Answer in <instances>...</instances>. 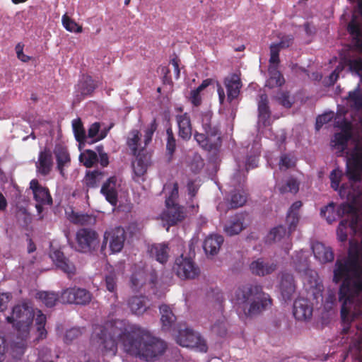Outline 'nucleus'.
<instances>
[{"mask_svg": "<svg viewBox=\"0 0 362 362\" xmlns=\"http://www.w3.org/2000/svg\"><path fill=\"white\" fill-rule=\"evenodd\" d=\"M269 78L266 82L269 88L280 87L284 83V78L276 68L270 67L269 69Z\"/></svg>", "mask_w": 362, "mask_h": 362, "instance_id": "nucleus-51", "label": "nucleus"}, {"mask_svg": "<svg viewBox=\"0 0 362 362\" xmlns=\"http://www.w3.org/2000/svg\"><path fill=\"white\" fill-rule=\"evenodd\" d=\"M35 317V310L31 303L23 300L13 307L6 321L12 324L16 334L0 332V362L7 357L15 360L23 356L30 339V332Z\"/></svg>", "mask_w": 362, "mask_h": 362, "instance_id": "nucleus-3", "label": "nucleus"}, {"mask_svg": "<svg viewBox=\"0 0 362 362\" xmlns=\"http://www.w3.org/2000/svg\"><path fill=\"white\" fill-rule=\"evenodd\" d=\"M52 153L56 160L57 170L62 176H64V170L71 165V161L67 146L62 143H57Z\"/></svg>", "mask_w": 362, "mask_h": 362, "instance_id": "nucleus-21", "label": "nucleus"}, {"mask_svg": "<svg viewBox=\"0 0 362 362\" xmlns=\"http://www.w3.org/2000/svg\"><path fill=\"white\" fill-rule=\"evenodd\" d=\"M302 206L300 201H296L289 208L287 216L286 223L290 232L295 230L299 221L298 211Z\"/></svg>", "mask_w": 362, "mask_h": 362, "instance_id": "nucleus-39", "label": "nucleus"}, {"mask_svg": "<svg viewBox=\"0 0 362 362\" xmlns=\"http://www.w3.org/2000/svg\"><path fill=\"white\" fill-rule=\"evenodd\" d=\"M293 315L297 320H306L313 315V306L303 298L295 300L293 307Z\"/></svg>", "mask_w": 362, "mask_h": 362, "instance_id": "nucleus-24", "label": "nucleus"}, {"mask_svg": "<svg viewBox=\"0 0 362 362\" xmlns=\"http://www.w3.org/2000/svg\"><path fill=\"white\" fill-rule=\"evenodd\" d=\"M69 220L75 224L83 226H93L96 222L95 216L75 211L69 215Z\"/></svg>", "mask_w": 362, "mask_h": 362, "instance_id": "nucleus-43", "label": "nucleus"}, {"mask_svg": "<svg viewBox=\"0 0 362 362\" xmlns=\"http://www.w3.org/2000/svg\"><path fill=\"white\" fill-rule=\"evenodd\" d=\"M62 22L64 28L71 33H80L82 32V27L77 24L74 21L64 15L62 18Z\"/></svg>", "mask_w": 362, "mask_h": 362, "instance_id": "nucleus-57", "label": "nucleus"}, {"mask_svg": "<svg viewBox=\"0 0 362 362\" xmlns=\"http://www.w3.org/2000/svg\"><path fill=\"white\" fill-rule=\"evenodd\" d=\"M296 159L291 153H282L278 160L279 170L286 171L295 166Z\"/></svg>", "mask_w": 362, "mask_h": 362, "instance_id": "nucleus-53", "label": "nucleus"}, {"mask_svg": "<svg viewBox=\"0 0 362 362\" xmlns=\"http://www.w3.org/2000/svg\"><path fill=\"white\" fill-rule=\"evenodd\" d=\"M35 315H36V337H35L34 341H39L40 340H42L47 337V332L45 328L46 324V316L40 310H37V312L35 313Z\"/></svg>", "mask_w": 362, "mask_h": 362, "instance_id": "nucleus-40", "label": "nucleus"}, {"mask_svg": "<svg viewBox=\"0 0 362 362\" xmlns=\"http://www.w3.org/2000/svg\"><path fill=\"white\" fill-rule=\"evenodd\" d=\"M184 217L183 208L177 204L166 206V209L160 214L161 220L166 222L168 227L176 224ZM167 230H168V228H167Z\"/></svg>", "mask_w": 362, "mask_h": 362, "instance_id": "nucleus-23", "label": "nucleus"}, {"mask_svg": "<svg viewBox=\"0 0 362 362\" xmlns=\"http://www.w3.org/2000/svg\"><path fill=\"white\" fill-rule=\"evenodd\" d=\"M279 172L277 170L274 172V178L276 180L275 187L281 193L291 192L296 194L299 190V182L293 177H290L287 180L286 184L279 182Z\"/></svg>", "mask_w": 362, "mask_h": 362, "instance_id": "nucleus-37", "label": "nucleus"}, {"mask_svg": "<svg viewBox=\"0 0 362 362\" xmlns=\"http://www.w3.org/2000/svg\"><path fill=\"white\" fill-rule=\"evenodd\" d=\"M232 302L238 313L245 317H253L269 308L272 300L258 284H247L240 286L234 292Z\"/></svg>", "mask_w": 362, "mask_h": 362, "instance_id": "nucleus-4", "label": "nucleus"}, {"mask_svg": "<svg viewBox=\"0 0 362 362\" xmlns=\"http://www.w3.org/2000/svg\"><path fill=\"white\" fill-rule=\"evenodd\" d=\"M141 134L137 129L132 130L127 136V145L132 151L134 156L137 153H141L146 148V146L141 140Z\"/></svg>", "mask_w": 362, "mask_h": 362, "instance_id": "nucleus-36", "label": "nucleus"}, {"mask_svg": "<svg viewBox=\"0 0 362 362\" xmlns=\"http://www.w3.org/2000/svg\"><path fill=\"white\" fill-rule=\"evenodd\" d=\"M75 241V250L83 254H90L96 251L100 245L98 233L90 228H81L77 230Z\"/></svg>", "mask_w": 362, "mask_h": 362, "instance_id": "nucleus-9", "label": "nucleus"}, {"mask_svg": "<svg viewBox=\"0 0 362 362\" xmlns=\"http://www.w3.org/2000/svg\"><path fill=\"white\" fill-rule=\"evenodd\" d=\"M343 68L340 65L337 66L335 69L330 74V75L325 78L323 81V84L325 86H333L339 78V73L342 71Z\"/></svg>", "mask_w": 362, "mask_h": 362, "instance_id": "nucleus-64", "label": "nucleus"}, {"mask_svg": "<svg viewBox=\"0 0 362 362\" xmlns=\"http://www.w3.org/2000/svg\"><path fill=\"white\" fill-rule=\"evenodd\" d=\"M270 59L269 63L277 65L279 63V52L281 48L276 43H272L269 47Z\"/></svg>", "mask_w": 362, "mask_h": 362, "instance_id": "nucleus-63", "label": "nucleus"}, {"mask_svg": "<svg viewBox=\"0 0 362 362\" xmlns=\"http://www.w3.org/2000/svg\"><path fill=\"white\" fill-rule=\"evenodd\" d=\"M354 210V207L347 202H344L337 206L333 202H331L321 209L320 215L325 217L329 223H332L345 214H352Z\"/></svg>", "mask_w": 362, "mask_h": 362, "instance_id": "nucleus-18", "label": "nucleus"}, {"mask_svg": "<svg viewBox=\"0 0 362 362\" xmlns=\"http://www.w3.org/2000/svg\"><path fill=\"white\" fill-rule=\"evenodd\" d=\"M258 120H257V130L261 132L262 127H266L270 125L271 112L268 105V98L265 93H262L259 96L258 100Z\"/></svg>", "mask_w": 362, "mask_h": 362, "instance_id": "nucleus-22", "label": "nucleus"}, {"mask_svg": "<svg viewBox=\"0 0 362 362\" xmlns=\"http://www.w3.org/2000/svg\"><path fill=\"white\" fill-rule=\"evenodd\" d=\"M100 128V125L98 122H95L90 126L88 138L91 139L90 142H95L104 138V136L98 134Z\"/></svg>", "mask_w": 362, "mask_h": 362, "instance_id": "nucleus-60", "label": "nucleus"}, {"mask_svg": "<svg viewBox=\"0 0 362 362\" xmlns=\"http://www.w3.org/2000/svg\"><path fill=\"white\" fill-rule=\"evenodd\" d=\"M224 83L227 90V100L231 103L240 93L242 86L240 79L238 75L232 74L225 79Z\"/></svg>", "mask_w": 362, "mask_h": 362, "instance_id": "nucleus-33", "label": "nucleus"}, {"mask_svg": "<svg viewBox=\"0 0 362 362\" xmlns=\"http://www.w3.org/2000/svg\"><path fill=\"white\" fill-rule=\"evenodd\" d=\"M125 231L121 226L110 228L104 233L101 250H103L109 241V247L112 253L119 252L124 246Z\"/></svg>", "mask_w": 362, "mask_h": 362, "instance_id": "nucleus-13", "label": "nucleus"}, {"mask_svg": "<svg viewBox=\"0 0 362 362\" xmlns=\"http://www.w3.org/2000/svg\"><path fill=\"white\" fill-rule=\"evenodd\" d=\"M276 98L278 102L286 108L291 107L294 103L293 99L291 98L288 92H279Z\"/></svg>", "mask_w": 362, "mask_h": 362, "instance_id": "nucleus-62", "label": "nucleus"}, {"mask_svg": "<svg viewBox=\"0 0 362 362\" xmlns=\"http://www.w3.org/2000/svg\"><path fill=\"white\" fill-rule=\"evenodd\" d=\"M148 299L144 296H133L128 300L131 311L137 315L143 314L148 307Z\"/></svg>", "mask_w": 362, "mask_h": 362, "instance_id": "nucleus-38", "label": "nucleus"}, {"mask_svg": "<svg viewBox=\"0 0 362 362\" xmlns=\"http://www.w3.org/2000/svg\"><path fill=\"white\" fill-rule=\"evenodd\" d=\"M49 256L57 268L69 276L74 274L76 270L74 264L64 257L62 252L55 250L51 251Z\"/></svg>", "mask_w": 362, "mask_h": 362, "instance_id": "nucleus-28", "label": "nucleus"}, {"mask_svg": "<svg viewBox=\"0 0 362 362\" xmlns=\"http://www.w3.org/2000/svg\"><path fill=\"white\" fill-rule=\"evenodd\" d=\"M78 159L84 166L90 168L98 162V157L95 151L88 149L80 153Z\"/></svg>", "mask_w": 362, "mask_h": 362, "instance_id": "nucleus-52", "label": "nucleus"}, {"mask_svg": "<svg viewBox=\"0 0 362 362\" xmlns=\"http://www.w3.org/2000/svg\"><path fill=\"white\" fill-rule=\"evenodd\" d=\"M60 299L62 303L86 305L92 299V293L86 288L74 286L62 291Z\"/></svg>", "mask_w": 362, "mask_h": 362, "instance_id": "nucleus-12", "label": "nucleus"}, {"mask_svg": "<svg viewBox=\"0 0 362 362\" xmlns=\"http://www.w3.org/2000/svg\"><path fill=\"white\" fill-rule=\"evenodd\" d=\"M278 288L284 302L291 300L296 290L293 276L288 272H282L279 276Z\"/></svg>", "mask_w": 362, "mask_h": 362, "instance_id": "nucleus-20", "label": "nucleus"}, {"mask_svg": "<svg viewBox=\"0 0 362 362\" xmlns=\"http://www.w3.org/2000/svg\"><path fill=\"white\" fill-rule=\"evenodd\" d=\"M358 83L357 86L349 92L347 99L351 103V107L356 111L362 110V91L361 90V84Z\"/></svg>", "mask_w": 362, "mask_h": 362, "instance_id": "nucleus-45", "label": "nucleus"}, {"mask_svg": "<svg viewBox=\"0 0 362 362\" xmlns=\"http://www.w3.org/2000/svg\"><path fill=\"white\" fill-rule=\"evenodd\" d=\"M210 113L203 114L202 125L204 133L195 132L194 138L198 145L208 151H217L221 146V132L218 125L211 122Z\"/></svg>", "mask_w": 362, "mask_h": 362, "instance_id": "nucleus-7", "label": "nucleus"}, {"mask_svg": "<svg viewBox=\"0 0 362 362\" xmlns=\"http://www.w3.org/2000/svg\"><path fill=\"white\" fill-rule=\"evenodd\" d=\"M349 66L350 71L360 78L359 83H362V59H351Z\"/></svg>", "mask_w": 362, "mask_h": 362, "instance_id": "nucleus-59", "label": "nucleus"}, {"mask_svg": "<svg viewBox=\"0 0 362 362\" xmlns=\"http://www.w3.org/2000/svg\"><path fill=\"white\" fill-rule=\"evenodd\" d=\"M223 243V238L221 235L211 234L206 238L203 243V248L206 255H215L220 250Z\"/></svg>", "mask_w": 362, "mask_h": 362, "instance_id": "nucleus-34", "label": "nucleus"}, {"mask_svg": "<svg viewBox=\"0 0 362 362\" xmlns=\"http://www.w3.org/2000/svg\"><path fill=\"white\" fill-rule=\"evenodd\" d=\"M248 214L237 213L228 217L226 221L223 230L228 235L232 236L240 233L248 224Z\"/></svg>", "mask_w": 362, "mask_h": 362, "instance_id": "nucleus-19", "label": "nucleus"}, {"mask_svg": "<svg viewBox=\"0 0 362 362\" xmlns=\"http://www.w3.org/2000/svg\"><path fill=\"white\" fill-rule=\"evenodd\" d=\"M346 175L351 184L362 182V144L346 151Z\"/></svg>", "mask_w": 362, "mask_h": 362, "instance_id": "nucleus-8", "label": "nucleus"}, {"mask_svg": "<svg viewBox=\"0 0 362 362\" xmlns=\"http://www.w3.org/2000/svg\"><path fill=\"white\" fill-rule=\"evenodd\" d=\"M77 86L81 95H90L96 88L94 81L90 76H83Z\"/></svg>", "mask_w": 362, "mask_h": 362, "instance_id": "nucleus-47", "label": "nucleus"}, {"mask_svg": "<svg viewBox=\"0 0 362 362\" xmlns=\"http://www.w3.org/2000/svg\"><path fill=\"white\" fill-rule=\"evenodd\" d=\"M292 232H290L289 230L287 232L284 226H279L271 230L267 238L274 242H281L282 240H288Z\"/></svg>", "mask_w": 362, "mask_h": 362, "instance_id": "nucleus-49", "label": "nucleus"}, {"mask_svg": "<svg viewBox=\"0 0 362 362\" xmlns=\"http://www.w3.org/2000/svg\"><path fill=\"white\" fill-rule=\"evenodd\" d=\"M37 296L48 308L54 307L60 298L59 294L54 291H40Z\"/></svg>", "mask_w": 362, "mask_h": 362, "instance_id": "nucleus-50", "label": "nucleus"}, {"mask_svg": "<svg viewBox=\"0 0 362 362\" xmlns=\"http://www.w3.org/2000/svg\"><path fill=\"white\" fill-rule=\"evenodd\" d=\"M167 139H166V151L168 156L169 160H172L173 154L176 149V139L174 136L171 128L166 129Z\"/></svg>", "mask_w": 362, "mask_h": 362, "instance_id": "nucleus-56", "label": "nucleus"}, {"mask_svg": "<svg viewBox=\"0 0 362 362\" xmlns=\"http://www.w3.org/2000/svg\"><path fill=\"white\" fill-rule=\"evenodd\" d=\"M342 175V171L338 168L332 170L329 175L331 187L334 190L338 191L341 198L346 199L347 200H354L356 197H359L361 194V192L359 189L354 190L347 185L343 184L340 186L339 184Z\"/></svg>", "mask_w": 362, "mask_h": 362, "instance_id": "nucleus-15", "label": "nucleus"}, {"mask_svg": "<svg viewBox=\"0 0 362 362\" xmlns=\"http://www.w3.org/2000/svg\"><path fill=\"white\" fill-rule=\"evenodd\" d=\"M211 331L221 337L226 335V319L223 316H219L216 321L211 326Z\"/></svg>", "mask_w": 362, "mask_h": 362, "instance_id": "nucleus-55", "label": "nucleus"}, {"mask_svg": "<svg viewBox=\"0 0 362 362\" xmlns=\"http://www.w3.org/2000/svg\"><path fill=\"white\" fill-rule=\"evenodd\" d=\"M103 173L97 170L87 171L84 177V183L90 188L97 187L103 179Z\"/></svg>", "mask_w": 362, "mask_h": 362, "instance_id": "nucleus-48", "label": "nucleus"}, {"mask_svg": "<svg viewBox=\"0 0 362 362\" xmlns=\"http://www.w3.org/2000/svg\"><path fill=\"white\" fill-rule=\"evenodd\" d=\"M117 340L124 352L146 362L158 360L167 349L165 341L137 325L127 324L126 320H113L93 325L91 343L105 354L115 356Z\"/></svg>", "mask_w": 362, "mask_h": 362, "instance_id": "nucleus-1", "label": "nucleus"}, {"mask_svg": "<svg viewBox=\"0 0 362 362\" xmlns=\"http://www.w3.org/2000/svg\"><path fill=\"white\" fill-rule=\"evenodd\" d=\"M293 264L298 272H304V286L315 299L322 297L323 285L322 284L317 273L308 268V252L301 250L296 252L292 257Z\"/></svg>", "mask_w": 362, "mask_h": 362, "instance_id": "nucleus-6", "label": "nucleus"}, {"mask_svg": "<svg viewBox=\"0 0 362 362\" xmlns=\"http://www.w3.org/2000/svg\"><path fill=\"white\" fill-rule=\"evenodd\" d=\"M334 126L341 129V132L334 134L331 139V146L340 153L347 148V142L352 137V124L345 118L335 119Z\"/></svg>", "mask_w": 362, "mask_h": 362, "instance_id": "nucleus-11", "label": "nucleus"}, {"mask_svg": "<svg viewBox=\"0 0 362 362\" xmlns=\"http://www.w3.org/2000/svg\"><path fill=\"white\" fill-rule=\"evenodd\" d=\"M162 329L166 332H176V316L169 305L163 304L159 306Z\"/></svg>", "mask_w": 362, "mask_h": 362, "instance_id": "nucleus-26", "label": "nucleus"}, {"mask_svg": "<svg viewBox=\"0 0 362 362\" xmlns=\"http://www.w3.org/2000/svg\"><path fill=\"white\" fill-rule=\"evenodd\" d=\"M157 129L156 119H153L151 123L148 125L147 128L144 132V143L146 146L151 141L153 135Z\"/></svg>", "mask_w": 362, "mask_h": 362, "instance_id": "nucleus-61", "label": "nucleus"}, {"mask_svg": "<svg viewBox=\"0 0 362 362\" xmlns=\"http://www.w3.org/2000/svg\"><path fill=\"white\" fill-rule=\"evenodd\" d=\"M150 256L159 263L164 264L169 257V247L166 243L152 245L148 250Z\"/></svg>", "mask_w": 362, "mask_h": 362, "instance_id": "nucleus-35", "label": "nucleus"}, {"mask_svg": "<svg viewBox=\"0 0 362 362\" xmlns=\"http://www.w3.org/2000/svg\"><path fill=\"white\" fill-rule=\"evenodd\" d=\"M84 328L72 327L67 329L64 336V341L70 344L82 335Z\"/></svg>", "mask_w": 362, "mask_h": 362, "instance_id": "nucleus-58", "label": "nucleus"}, {"mask_svg": "<svg viewBox=\"0 0 362 362\" xmlns=\"http://www.w3.org/2000/svg\"><path fill=\"white\" fill-rule=\"evenodd\" d=\"M35 166L39 174L43 176L49 174L53 166V159L52 151L48 148L40 151Z\"/></svg>", "mask_w": 362, "mask_h": 362, "instance_id": "nucleus-25", "label": "nucleus"}, {"mask_svg": "<svg viewBox=\"0 0 362 362\" xmlns=\"http://www.w3.org/2000/svg\"><path fill=\"white\" fill-rule=\"evenodd\" d=\"M312 250L315 258L321 264L332 262L334 255L332 249L320 242H315L312 245Z\"/></svg>", "mask_w": 362, "mask_h": 362, "instance_id": "nucleus-27", "label": "nucleus"}, {"mask_svg": "<svg viewBox=\"0 0 362 362\" xmlns=\"http://www.w3.org/2000/svg\"><path fill=\"white\" fill-rule=\"evenodd\" d=\"M351 219H343L337 229V238L340 242L347 239L348 227L354 233H362V219L356 214H351ZM333 281L338 284L343 280L339 290V300L341 303V315L343 320H347L353 299L362 296V239L360 244L350 243L348 257L337 259L334 269Z\"/></svg>", "mask_w": 362, "mask_h": 362, "instance_id": "nucleus-2", "label": "nucleus"}, {"mask_svg": "<svg viewBox=\"0 0 362 362\" xmlns=\"http://www.w3.org/2000/svg\"><path fill=\"white\" fill-rule=\"evenodd\" d=\"M136 158L132 162L133 171L137 177H141L146 172L148 165V158L146 155L137 153Z\"/></svg>", "mask_w": 362, "mask_h": 362, "instance_id": "nucleus-41", "label": "nucleus"}, {"mask_svg": "<svg viewBox=\"0 0 362 362\" xmlns=\"http://www.w3.org/2000/svg\"><path fill=\"white\" fill-rule=\"evenodd\" d=\"M116 180L115 177H110L103 183L100 189V192L105 197V199L113 206H115L117 203Z\"/></svg>", "mask_w": 362, "mask_h": 362, "instance_id": "nucleus-32", "label": "nucleus"}, {"mask_svg": "<svg viewBox=\"0 0 362 362\" xmlns=\"http://www.w3.org/2000/svg\"><path fill=\"white\" fill-rule=\"evenodd\" d=\"M30 188L33 191L34 199L36 202L35 207L37 214L40 215L43 211L44 206H51L52 204V198L49 189L40 185L35 179L30 181Z\"/></svg>", "mask_w": 362, "mask_h": 362, "instance_id": "nucleus-17", "label": "nucleus"}, {"mask_svg": "<svg viewBox=\"0 0 362 362\" xmlns=\"http://www.w3.org/2000/svg\"><path fill=\"white\" fill-rule=\"evenodd\" d=\"M149 276V281L154 285L157 279V274L155 270H151L149 274L147 269L141 265H135L132 269V274L130 277L131 287L134 291L139 289L146 284L147 278Z\"/></svg>", "mask_w": 362, "mask_h": 362, "instance_id": "nucleus-16", "label": "nucleus"}, {"mask_svg": "<svg viewBox=\"0 0 362 362\" xmlns=\"http://www.w3.org/2000/svg\"><path fill=\"white\" fill-rule=\"evenodd\" d=\"M347 30L351 37V42L354 47L362 51V23L353 16L347 26Z\"/></svg>", "mask_w": 362, "mask_h": 362, "instance_id": "nucleus-30", "label": "nucleus"}, {"mask_svg": "<svg viewBox=\"0 0 362 362\" xmlns=\"http://www.w3.org/2000/svg\"><path fill=\"white\" fill-rule=\"evenodd\" d=\"M173 271L182 279H194L199 274V269L196 266L191 257L181 255L177 257L173 266Z\"/></svg>", "mask_w": 362, "mask_h": 362, "instance_id": "nucleus-14", "label": "nucleus"}, {"mask_svg": "<svg viewBox=\"0 0 362 362\" xmlns=\"http://www.w3.org/2000/svg\"><path fill=\"white\" fill-rule=\"evenodd\" d=\"M277 265L273 262H266L259 258L251 262L250 269L253 274L264 276L272 274L276 269Z\"/></svg>", "mask_w": 362, "mask_h": 362, "instance_id": "nucleus-29", "label": "nucleus"}, {"mask_svg": "<svg viewBox=\"0 0 362 362\" xmlns=\"http://www.w3.org/2000/svg\"><path fill=\"white\" fill-rule=\"evenodd\" d=\"M260 149L261 144L257 139H255L251 147L250 154L247 153L245 157L240 155L235 156L238 169L230 180V185L235 189L231 192L228 198L229 205L231 208L240 207L246 202L247 194L243 190L246 173L250 169L257 167Z\"/></svg>", "mask_w": 362, "mask_h": 362, "instance_id": "nucleus-5", "label": "nucleus"}, {"mask_svg": "<svg viewBox=\"0 0 362 362\" xmlns=\"http://www.w3.org/2000/svg\"><path fill=\"white\" fill-rule=\"evenodd\" d=\"M199 186L200 185L197 184L194 181L189 180L187 182V187L189 200L187 204L188 207L190 209V212L192 214L197 213L198 210V204L194 202V198L199 189Z\"/></svg>", "mask_w": 362, "mask_h": 362, "instance_id": "nucleus-44", "label": "nucleus"}, {"mask_svg": "<svg viewBox=\"0 0 362 362\" xmlns=\"http://www.w3.org/2000/svg\"><path fill=\"white\" fill-rule=\"evenodd\" d=\"M72 128L76 140L80 144L86 141L87 137L81 119H74L72 121Z\"/></svg>", "mask_w": 362, "mask_h": 362, "instance_id": "nucleus-54", "label": "nucleus"}, {"mask_svg": "<svg viewBox=\"0 0 362 362\" xmlns=\"http://www.w3.org/2000/svg\"><path fill=\"white\" fill-rule=\"evenodd\" d=\"M178 344L182 346L194 348L200 352L206 353L208 349L204 339L198 332L190 328L179 329L177 332L173 333Z\"/></svg>", "mask_w": 362, "mask_h": 362, "instance_id": "nucleus-10", "label": "nucleus"}, {"mask_svg": "<svg viewBox=\"0 0 362 362\" xmlns=\"http://www.w3.org/2000/svg\"><path fill=\"white\" fill-rule=\"evenodd\" d=\"M165 194V206L176 204L175 201L178 197V185L177 182L166 183L163 186Z\"/></svg>", "mask_w": 362, "mask_h": 362, "instance_id": "nucleus-46", "label": "nucleus"}, {"mask_svg": "<svg viewBox=\"0 0 362 362\" xmlns=\"http://www.w3.org/2000/svg\"><path fill=\"white\" fill-rule=\"evenodd\" d=\"M186 163L190 171L194 174L199 173L204 166V159L196 152L188 154Z\"/></svg>", "mask_w": 362, "mask_h": 362, "instance_id": "nucleus-42", "label": "nucleus"}, {"mask_svg": "<svg viewBox=\"0 0 362 362\" xmlns=\"http://www.w3.org/2000/svg\"><path fill=\"white\" fill-rule=\"evenodd\" d=\"M178 127V135L183 140H189L192 134L191 119L189 115L185 112L182 115H177L175 117Z\"/></svg>", "mask_w": 362, "mask_h": 362, "instance_id": "nucleus-31", "label": "nucleus"}]
</instances>
